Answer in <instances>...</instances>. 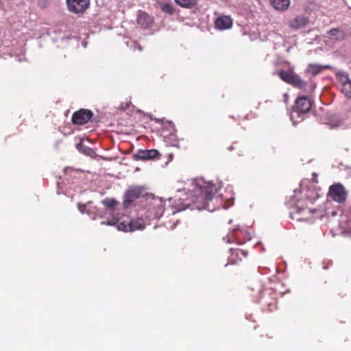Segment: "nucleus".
<instances>
[{
	"instance_id": "1",
	"label": "nucleus",
	"mask_w": 351,
	"mask_h": 351,
	"mask_svg": "<svg viewBox=\"0 0 351 351\" xmlns=\"http://www.w3.org/2000/svg\"><path fill=\"white\" fill-rule=\"evenodd\" d=\"M182 189H178V192L184 191L186 193V199H179L173 206L176 210L173 212L175 214L178 211L184 210L188 208L191 210L197 209L201 210L207 209L213 211L209 202L213 199V196L218 190L222 187L221 182L213 184L210 182H206L203 178H197L188 180Z\"/></svg>"
},
{
	"instance_id": "2",
	"label": "nucleus",
	"mask_w": 351,
	"mask_h": 351,
	"mask_svg": "<svg viewBox=\"0 0 351 351\" xmlns=\"http://www.w3.org/2000/svg\"><path fill=\"white\" fill-rule=\"evenodd\" d=\"M303 185L302 182L300 184L301 189L294 190L295 195L289 202L290 205H294L293 210L290 213V217L298 221H307L311 219L312 215H316L315 217H322L321 211L307 206L308 204H313L317 199V193L314 189L309 186L303 187Z\"/></svg>"
},
{
	"instance_id": "3",
	"label": "nucleus",
	"mask_w": 351,
	"mask_h": 351,
	"mask_svg": "<svg viewBox=\"0 0 351 351\" xmlns=\"http://www.w3.org/2000/svg\"><path fill=\"white\" fill-rule=\"evenodd\" d=\"M101 224H106L109 226H117L118 230L123 232L134 231L137 230H143L145 228L146 223L143 218H138L136 219L130 221H123L119 222V217H114L107 221H102Z\"/></svg>"
},
{
	"instance_id": "4",
	"label": "nucleus",
	"mask_w": 351,
	"mask_h": 351,
	"mask_svg": "<svg viewBox=\"0 0 351 351\" xmlns=\"http://www.w3.org/2000/svg\"><path fill=\"white\" fill-rule=\"evenodd\" d=\"M312 106L311 99L306 96L299 97L295 102L293 111L291 113V119L293 125L295 124L294 119L295 117H302L303 114L308 112Z\"/></svg>"
},
{
	"instance_id": "5",
	"label": "nucleus",
	"mask_w": 351,
	"mask_h": 351,
	"mask_svg": "<svg viewBox=\"0 0 351 351\" xmlns=\"http://www.w3.org/2000/svg\"><path fill=\"white\" fill-rule=\"evenodd\" d=\"M279 77L288 84H290L298 88L305 89L306 83L302 80L299 75L292 70L281 71L278 73Z\"/></svg>"
},
{
	"instance_id": "6",
	"label": "nucleus",
	"mask_w": 351,
	"mask_h": 351,
	"mask_svg": "<svg viewBox=\"0 0 351 351\" xmlns=\"http://www.w3.org/2000/svg\"><path fill=\"white\" fill-rule=\"evenodd\" d=\"M328 195L334 201L342 203L345 202L347 193L343 186L338 183L330 186Z\"/></svg>"
},
{
	"instance_id": "7",
	"label": "nucleus",
	"mask_w": 351,
	"mask_h": 351,
	"mask_svg": "<svg viewBox=\"0 0 351 351\" xmlns=\"http://www.w3.org/2000/svg\"><path fill=\"white\" fill-rule=\"evenodd\" d=\"M89 0H66L67 8L69 12L83 13L89 6Z\"/></svg>"
},
{
	"instance_id": "8",
	"label": "nucleus",
	"mask_w": 351,
	"mask_h": 351,
	"mask_svg": "<svg viewBox=\"0 0 351 351\" xmlns=\"http://www.w3.org/2000/svg\"><path fill=\"white\" fill-rule=\"evenodd\" d=\"M143 189L140 186H135L129 189L124 195V206L128 207L132 202L143 196Z\"/></svg>"
},
{
	"instance_id": "9",
	"label": "nucleus",
	"mask_w": 351,
	"mask_h": 351,
	"mask_svg": "<svg viewBox=\"0 0 351 351\" xmlns=\"http://www.w3.org/2000/svg\"><path fill=\"white\" fill-rule=\"evenodd\" d=\"M93 117L90 110L86 109H81L76 111L72 116V121L76 125H83L86 123Z\"/></svg>"
},
{
	"instance_id": "10",
	"label": "nucleus",
	"mask_w": 351,
	"mask_h": 351,
	"mask_svg": "<svg viewBox=\"0 0 351 351\" xmlns=\"http://www.w3.org/2000/svg\"><path fill=\"white\" fill-rule=\"evenodd\" d=\"M158 154L156 149H139L133 155V158L136 160H148L156 158Z\"/></svg>"
},
{
	"instance_id": "11",
	"label": "nucleus",
	"mask_w": 351,
	"mask_h": 351,
	"mask_svg": "<svg viewBox=\"0 0 351 351\" xmlns=\"http://www.w3.org/2000/svg\"><path fill=\"white\" fill-rule=\"evenodd\" d=\"M163 213L164 206L160 202L159 204L154 205L152 209L149 210L146 217L148 219V220L159 219L163 215Z\"/></svg>"
},
{
	"instance_id": "12",
	"label": "nucleus",
	"mask_w": 351,
	"mask_h": 351,
	"mask_svg": "<svg viewBox=\"0 0 351 351\" xmlns=\"http://www.w3.org/2000/svg\"><path fill=\"white\" fill-rule=\"evenodd\" d=\"M232 25V21L230 17L223 16L219 17L215 21V27L217 29L224 30L229 29Z\"/></svg>"
},
{
	"instance_id": "13",
	"label": "nucleus",
	"mask_w": 351,
	"mask_h": 351,
	"mask_svg": "<svg viewBox=\"0 0 351 351\" xmlns=\"http://www.w3.org/2000/svg\"><path fill=\"white\" fill-rule=\"evenodd\" d=\"M308 22V20L305 16H298L289 22V25L291 28L294 29H299L304 27Z\"/></svg>"
},
{
	"instance_id": "14",
	"label": "nucleus",
	"mask_w": 351,
	"mask_h": 351,
	"mask_svg": "<svg viewBox=\"0 0 351 351\" xmlns=\"http://www.w3.org/2000/svg\"><path fill=\"white\" fill-rule=\"evenodd\" d=\"M232 254L231 256L228 259V263L226 265L227 266L228 264L234 265L238 263V261H241V258H239V254H242L244 257H246L247 255V251L239 250V249H230V250Z\"/></svg>"
},
{
	"instance_id": "15",
	"label": "nucleus",
	"mask_w": 351,
	"mask_h": 351,
	"mask_svg": "<svg viewBox=\"0 0 351 351\" xmlns=\"http://www.w3.org/2000/svg\"><path fill=\"white\" fill-rule=\"evenodd\" d=\"M137 22L143 27L147 28L152 23L153 21L148 14L140 12L138 15Z\"/></svg>"
},
{
	"instance_id": "16",
	"label": "nucleus",
	"mask_w": 351,
	"mask_h": 351,
	"mask_svg": "<svg viewBox=\"0 0 351 351\" xmlns=\"http://www.w3.org/2000/svg\"><path fill=\"white\" fill-rule=\"evenodd\" d=\"M271 5L276 10L285 11L290 5V0H269Z\"/></svg>"
},
{
	"instance_id": "17",
	"label": "nucleus",
	"mask_w": 351,
	"mask_h": 351,
	"mask_svg": "<svg viewBox=\"0 0 351 351\" xmlns=\"http://www.w3.org/2000/svg\"><path fill=\"white\" fill-rule=\"evenodd\" d=\"M336 78L339 83V88H341L342 86H343L344 84H346L349 81H350L348 74L346 72L342 71H337Z\"/></svg>"
},
{
	"instance_id": "18",
	"label": "nucleus",
	"mask_w": 351,
	"mask_h": 351,
	"mask_svg": "<svg viewBox=\"0 0 351 351\" xmlns=\"http://www.w3.org/2000/svg\"><path fill=\"white\" fill-rule=\"evenodd\" d=\"M325 68H329L328 66H322L317 64H308L306 72L311 73L313 75H317Z\"/></svg>"
},
{
	"instance_id": "19",
	"label": "nucleus",
	"mask_w": 351,
	"mask_h": 351,
	"mask_svg": "<svg viewBox=\"0 0 351 351\" xmlns=\"http://www.w3.org/2000/svg\"><path fill=\"white\" fill-rule=\"evenodd\" d=\"M102 204L106 206L107 208L109 209L110 213L113 215V217H118L114 214L115 206L118 204V202L114 199L110 198H106L102 201Z\"/></svg>"
},
{
	"instance_id": "20",
	"label": "nucleus",
	"mask_w": 351,
	"mask_h": 351,
	"mask_svg": "<svg viewBox=\"0 0 351 351\" xmlns=\"http://www.w3.org/2000/svg\"><path fill=\"white\" fill-rule=\"evenodd\" d=\"M76 148L79 152L84 154L85 155L89 156H93L95 154L93 149L86 146L82 143H80L77 144Z\"/></svg>"
},
{
	"instance_id": "21",
	"label": "nucleus",
	"mask_w": 351,
	"mask_h": 351,
	"mask_svg": "<svg viewBox=\"0 0 351 351\" xmlns=\"http://www.w3.org/2000/svg\"><path fill=\"white\" fill-rule=\"evenodd\" d=\"M175 2L184 8H192L197 4V0H175Z\"/></svg>"
},
{
	"instance_id": "22",
	"label": "nucleus",
	"mask_w": 351,
	"mask_h": 351,
	"mask_svg": "<svg viewBox=\"0 0 351 351\" xmlns=\"http://www.w3.org/2000/svg\"><path fill=\"white\" fill-rule=\"evenodd\" d=\"M327 124L329 125L330 128L333 129L341 126L342 121L337 116L334 115L330 118V119L327 122Z\"/></svg>"
},
{
	"instance_id": "23",
	"label": "nucleus",
	"mask_w": 351,
	"mask_h": 351,
	"mask_svg": "<svg viewBox=\"0 0 351 351\" xmlns=\"http://www.w3.org/2000/svg\"><path fill=\"white\" fill-rule=\"evenodd\" d=\"M341 91L348 98H351V80L344 84L341 88Z\"/></svg>"
},
{
	"instance_id": "24",
	"label": "nucleus",
	"mask_w": 351,
	"mask_h": 351,
	"mask_svg": "<svg viewBox=\"0 0 351 351\" xmlns=\"http://www.w3.org/2000/svg\"><path fill=\"white\" fill-rule=\"evenodd\" d=\"M328 34L331 36H335L338 40L343 39V34L339 29H332L328 32Z\"/></svg>"
},
{
	"instance_id": "25",
	"label": "nucleus",
	"mask_w": 351,
	"mask_h": 351,
	"mask_svg": "<svg viewBox=\"0 0 351 351\" xmlns=\"http://www.w3.org/2000/svg\"><path fill=\"white\" fill-rule=\"evenodd\" d=\"M341 226L342 232L344 234L351 237V226L350 224L346 225V226Z\"/></svg>"
},
{
	"instance_id": "26",
	"label": "nucleus",
	"mask_w": 351,
	"mask_h": 351,
	"mask_svg": "<svg viewBox=\"0 0 351 351\" xmlns=\"http://www.w3.org/2000/svg\"><path fill=\"white\" fill-rule=\"evenodd\" d=\"M235 239L234 235L233 233L228 234L226 237L223 238L224 241H227L228 243L233 242V240Z\"/></svg>"
},
{
	"instance_id": "27",
	"label": "nucleus",
	"mask_w": 351,
	"mask_h": 351,
	"mask_svg": "<svg viewBox=\"0 0 351 351\" xmlns=\"http://www.w3.org/2000/svg\"><path fill=\"white\" fill-rule=\"evenodd\" d=\"M66 173H67L68 172H70V173H71V176H73L74 178H75V177H76V175H77V174H79V173H80V172H79V171H75V170H73L72 169H69V168H67V169H66Z\"/></svg>"
},
{
	"instance_id": "28",
	"label": "nucleus",
	"mask_w": 351,
	"mask_h": 351,
	"mask_svg": "<svg viewBox=\"0 0 351 351\" xmlns=\"http://www.w3.org/2000/svg\"><path fill=\"white\" fill-rule=\"evenodd\" d=\"M78 209L80 213H84L85 212L86 206L84 204H78Z\"/></svg>"
},
{
	"instance_id": "29",
	"label": "nucleus",
	"mask_w": 351,
	"mask_h": 351,
	"mask_svg": "<svg viewBox=\"0 0 351 351\" xmlns=\"http://www.w3.org/2000/svg\"><path fill=\"white\" fill-rule=\"evenodd\" d=\"M134 47H136L139 51H141V47L138 45L136 43H133Z\"/></svg>"
},
{
	"instance_id": "30",
	"label": "nucleus",
	"mask_w": 351,
	"mask_h": 351,
	"mask_svg": "<svg viewBox=\"0 0 351 351\" xmlns=\"http://www.w3.org/2000/svg\"><path fill=\"white\" fill-rule=\"evenodd\" d=\"M162 10L165 11L167 12H171V10L169 9V8H167L166 7H164V6L162 7Z\"/></svg>"
},
{
	"instance_id": "31",
	"label": "nucleus",
	"mask_w": 351,
	"mask_h": 351,
	"mask_svg": "<svg viewBox=\"0 0 351 351\" xmlns=\"http://www.w3.org/2000/svg\"><path fill=\"white\" fill-rule=\"evenodd\" d=\"M315 84H313V85L310 88V91H313V89L315 88Z\"/></svg>"
},
{
	"instance_id": "32",
	"label": "nucleus",
	"mask_w": 351,
	"mask_h": 351,
	"mask_svg": "<svg viewBox=\"0 0 351 351\" xmlns=\"http://www.w3.org/2000/svg\"><path fill=\"white\" fill-rule=\"evenodd\" d=\"M332 215H335L336 213L333 211V212H332Z\"/></svg>"
},
{
	"instance_id": "33",
	"label": "nucleus",
	"mask_w": 351,
	"mask_h": 351,
	"mask_svg": "<svg viewBox=\"0 0 351 351\" xmlns=\"http://www.w3.org/2000/svg\"><path fill=\"white\" fill-rule=\"evenodd\" d=\"M229 149H230V150H232V146H230V147H229Z\"/></svg>"
},
{
	"instance_id": "34",
	"label": "nucleus",
	"mask_w": 351,
	"mask_h": 351,
	"mask_svg": "<svg viewBox=\"0 0 351 351\" xmlns=\"http://www.w3.org/2000/svg\"><path fill=\"white\" fill-rule=\"evenodd\" d=\"M239 230V228H234V229H233V232H234V231H235V230Z\"/></svg>"
}]
</instances>
